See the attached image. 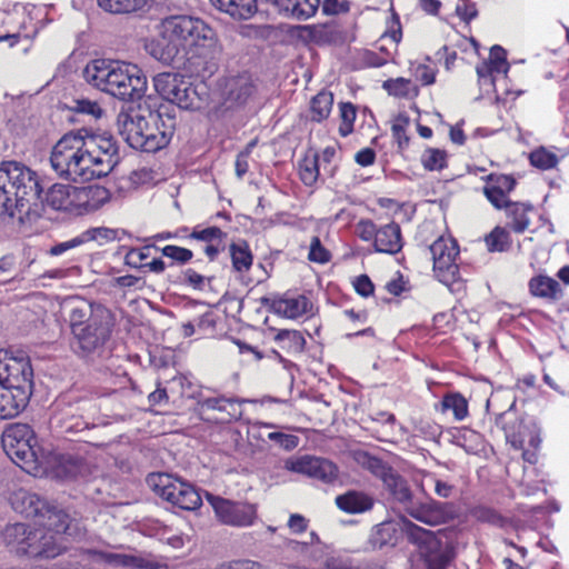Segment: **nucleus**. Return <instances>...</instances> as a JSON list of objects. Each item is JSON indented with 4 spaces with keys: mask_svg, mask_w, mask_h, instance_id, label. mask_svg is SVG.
Here are the masks:
<instances>
[{
    "mask_svg": "<svg viewBox=\"0 0 569 569\" xmlns=\"http://www.w3.org/2000/svg\"><path fill=\"white\" fill-rule=\"evenodd\" d=\"M157 38L147 39L144 50L163 64H171L180 54H198L206 50L203 63L194 62L196 71L212 76L219 68L223 48L216 30L203 19L186 13L170 14L157 26Z\"/></svg>",
    "mask_w": 569,
    "mask_h": 569,
    "instance_id": "1",
    "label": "nucleus"
},
{
    "mask_svg": "<svg viewBox=\"0 0 569 569\" xmlns=\"http://www.w3.org/2000/svg\"><path fill=\"white\" fill-rule=\"evenodd\" d=\"M177 126L176 109L170 104H160L147 114L120 112L118 129L121 137L133 149L156 152L167 147Z\"/></svg>",
    "mask_w": 569,
    "mask_h": 569,
    "instance_id": "2",
    "label": "nucleus"
},
{
    "mask_svg": "<svg viewBox=\"0 0 569 569\" xmlns=\"http://www.w3.org/2000/svg\"><path fill=\"white\" fill-rule=\"evenodd\" d=\"M83 73L90 84L123 101L139 100L147 90V78L133 63L96 59Z\"/></svg>",
    "mask_w": 569,
    "mask_h": 569,
    "instance_id": "3",
    "label": "nucleus"
},
{
    "mask_svg": "<svg viewBox=\"0 0 569 569\" xmlns=\"http://www.w3.org/2000/svg\"><path fill=\"white\" fill-rule=\"evenodd\" d=\"M33 393V369L29 358L0 350V420L16 418Z\"/></svg>",
    "mask_w": 569,
    "mask_h": 569,
    "instance_id": "4",
    "label": "nucleus"
},
{
    "mask_svg": "<svg viewBox=\"0 0 569 569\" xmlns=\"http://www.w3.org/2000/svg\"><path fill=\"white\" fill-rule=\"evenodd\" d=\"M42 192L40 178L36 171L18 161L0 163V218H13L31 201H37Z\"/></svg>",
    "mask_w": 569,
    "mask_h": 569,
    "instance_id": "5",
    "label": "nucleus"
},
{
    "mask_svg": "<svg viewBox=\"0 0 569 569\" xmlns=\"http://www.w3.org/2000/svg\"><path fill=\"white\" fill-rule=\"evenodd\" d=\"M81 309H73L70 328L73 336L72 349L81 358L101 356L110 340L116 325L114 316L103 307L92 310L87 320Z\"/></svg>",
    "mask_w": 569,
    "mask_h": 569,
    "instance_id": "6",
    "label": "nucleus"
},
{
    "mask_svg": "<svg viewBox=\"0 0 569 569\" xmlns=\"http://www.w3.org/2000/svg\"><path fill=\"white\" fill-rule=\"evenodd\" d=\"M110 199V191L102 186L54 183L48 189L44 202L52 210L83 216L101 209Z\"/></svg>",
    "mask_w": 569,
    "mask_h": 569,
    "instance_id": "7",
    "label": "nucleus"
},
{
    "mask_svg": "<svg viewBox=\"0 0 569 569\" xmlns=\"http://www.w3.org/2000/svg\"><path fill=\"white\" fill-rule=\"evenodd\" d=\"M418 238L430 251L435 277L446 286L456 283L460 279L458 241L451 234L436 233L432 221L419 226Z\"/></svg>",
    "mask_w": 569,
    "mask_h": 569,
    "instance_id": "8",
    "label": "nucleus"
},
{
    "mask_svg": "<svg viewBox=\"0 0 569 569\" xmlns=\"http://www.w3.org/2000/svg\"><path fill=\"white\" fill-rule=\"evenodd\" d=\"M50 163L61 178L91 180V161L82 129L70 131L57 141L51 150Z\"/></svg>",
    "mask_w": 569,
    "mask_h": 569,
    "instance_id": "9",
    "label": "nucleus"
},
{
    "mask_svg": "<svg viewBox=\"0 0 569 569\" xmlns=\"http://www.w3.org/2000/svg\"><path fill=\"white\" fill-rule=\"evenodd\" d=\"M1 443L8 457L26 472L37 475L42 470L44 457L31 426L9 425L2 432Z\"/></svg>",
    "mask_w": 569,
    "mask_h": 569,
    "instance_id": "10",
    "label": "nucleus"
},
{
    "mask_svg": "<svg viewBox=\"0 0 569 569\" xmlns=\"http://www.w3.org/2000/svg\"><path fill=\"white\" fill-rule=\"evenodd\" d=\"M147 482L158 497L182 510H196L202 505L193 486L169 473H151Z\"/></svg>",
    "mask_w": 569,
    "mask_h": 569,
    "instance_id": "11",
    "label": "nucleus"
},
{
    "mask_svg": "<svg viewBox=\"0 0 569 569\" xmlns=\"http://www.w3.org/2000/svg\"><path fill=\"white\" fill-rule=\"evenodd\" d=\"M356 231L362 241L371 242L375 251L379 253L395 256L405 246L401 227L396 221L377 226L371 219H360Z\"/></svg>",
    "mask_w": 569,
    "mask_h": 569,
    "instance_id": "12",
    "label": "nucleus"
},
{
    "mask_svg": "<svg viewBox=\"0 0 569 569\" xmlns=\"http://www.w3.org/2000/svg\"><path fill=\"white\" fill-rule=\"evenodd\" d=\"M86 136L87 149L91 161V179L106 177L119 162V148L111 134L89 133L82 129Z\"/></svg>",
    "mask_w": 569,
    "mask_h": 569,
    "instance_id": "13",
    "label": "nucleus"
},
{
    "mask_svg": "<svg viewBox=\"0 0 569 569\" xmlns=\"http://www.w3.org/2000/svg\"><path fill=\"white\" fill-rule=\"evenodd\" d=\"M244 402L246 400L224 395L202 397L197 401L194 411L204 422L227 425L241 419Z\"/></svg>",
    "mask_w": 569,
    "mask_h": 569,
    "instance_id": "14",
    "label": "nucleus"
},
{
    "mask_svg": "<svg viewBox=\"0 0 569 569\" xmlns=\"http://www.w3.org/2000/svg\"><path fill=\"white\" fill-rule=\"evenodd\" d=\"M37 33L38 29L26 11L0 10V42H7L10 48L24 43L27 50Z\"/></svg>",
    "mask_w": 569,
    "mask_h": 569,
    "instance_id": "15",
    "label": "nucleus"
},
{
    "mask_svg": "<svg viewBox=\"0 0 569 569\" xmlns=\"http://www.w3.org/2000/svg\"><path fill=\"white\" fill-rule=\"evenodd\" d=\"M217 519L230 527H250L258 518L257 505L247 501H233L219 496L208 497Z\"/></svg>",
    "mask_w": 569,
    "mask_h": 569,
    "instance_id": "16",
    "label": "nucleus"
},
{
    "mask_svg": "<svg viewBox=\"0 0 569 569\" xmlns=\"http://www.w3.org/2000/svg\"><path fill=\"white\" fill-rule=\"evenodd\" d=\"M223 103L228 109L244 106L256 92V84L248 71L227 74L219 81Z\"/></svg>",
    "mask_w": 569,
    "mask_h": 569,
    "instance_id": "17",
    "label": "nucleus"
},
{
    "mask_svg": "<svg viewBox=\"0 0 569 569\" xmlns=\"http://www.w3.org/2000/svg\"><path fill=\"white\" fill-rule=\"evenodd\" d=\"M483 181L482 194L496 210H502L506 203L511 201L510 194L518 186V179L513 173L490 172L481 177Z\"/></svg>",
    "mask_w": 569,
    "mask_h": 569,
    "instance_id": "18",
    "label": "nucleus"
},
{
    "mask_svg": "<svg viewBox=\"0 0 569 569\" xmlns=\"http://www.w3.org/2000/svg\"><path fill=\"white\" fill-rule=\"evenodd\" d=\"M62 551L63 548L58 543L54 535L28 525V539H24L21 556L52 559L61 555Z\"/></svg>",
    "mask_w": 569,
    "mask_h": 569,
    "instance_id": "19",
    "label": "nucleus"
},
{
    "mask_svg": "<svg viewBox=\"0 0 569 569\" xmlns=\"http://www.w3.org/2000/svg\"><path fill=\"white\" fill-rule=\"evenodd\" d=\"M270 308L284 318L297 319L311 311L312 302L302 293L287 291L272 297Z\"/></svg>",
    "mask_w": 569,
    "mask_h": 569,
    "instance_id": "20",
    "label": "nucleus"
},
{
    "mask_svg": "<svg viewBox=\"0 0 569 569\" xmlns=\"http://www.w3.org/2000/svg\"><path fill=\"white\" fill-rule=\"evenodd\" d=\"M291 469L325 483H331L338 477V467L330 460L323 458L302 457L292 463Z\"/></svg>",
    "mask_w": 569,
    "mask_h": 569,
    "instance_id": "21",
    "label": "nucleus"
},
{
    "mask_svg": "<svg viewBox=\"0 0 569 569\" xmlns=\"http://www.w3.org/2000/svg\"><path fill=\"white\" fill-rule=\"evenodd\" d=\"M280 16L306 21L315 17L321 0H267Z\"/></svg>",
    "mask_w": 569,
    "mask_h": 569,
    "instance_id": "22",
    "label": "nucleus"
},
{
    "mask_svg": "<svg viewBox=\"0 0 569 569\" xmlns=\"http://www.w3.org/2000/svg\"><path fill=\"white\" fill-rule=\"evenodd\" d=\"M507 220V228L518 234L525 233L531 224V214L535 207L529 201H509L502 208Z\"/></svg>",
    "mask_w": 569,
    "mask_h": 569,
    "instance_id": "23",
    "label": "nucleus"
},
{
    "mask_svg": "<svg viewBox=\"0 0 569 569\" xmlns=\"http://www.w3.org/2000/svg\"><path fill=\"white\" fill-rule=\"evenodd\" d=\"M210 93L204 82L193 83L187 79L176 99V106L183 110L199 111L208 107Z\"/></svg>",
    "mask_w": 569,
    "mask_h": 569,
    "instance_id": "24",
    "label": "nucleus"
},
{
    "mask_svg": "<svg viewBox=\"0 0 569 569\" xmlns=\"http://www.w3.org/2000/svg\"><path fill=\"white\" fill-rule=\"evenodd\" d=\"M402 39V26L399 14L393 8L390 9V16L386 20V29L377 41L380 54L389 53V61L393 59L398 44Z\"/></svg>",
    "mask_w": 569,
    "mask_h": 569,
    "instance_id": "25",
    "label": "nucleus"
},
{
    "mask_svg": "<svg viewBox=\"0 0 569 569\" xmlns=\"http://www.w3.org/2000/svg\"><path fill=\"white\" fill-rule=\"evenodd\" d=\"M86 553L89 556H92L94 558H98L99 560L103 561L104 563L116 566V567L133 568V569H157V566L154 562L147 560L140 556L109 552V551L97 550V549H88V550H86Z\"/></svg>",
    "mask_w": 569,
    "mask_h": 569,
    "instance_id": "26",
    "label": "nucleus"
},
{
    "mask_svg": "<svg viewBox=\"0 0 569 569\" xmlns=\"http://www.w3.org/2000/svg\"><path fill=\"white\" fill-rule=\"evenodd\" d=\"M10 503L14 511L24 516L26 518L38 519L46 505L48 503L41 499L37 493L30 492L24 489H18L12 492Z\"/></svg>",
    "mask_w": 569,
    "mask_h": 569,
    "instance_id": "27",
    "label": "nucleus"
},
{
    "mask_svg": "<svg viewBox=\"0 0 569 569\" xmlns=\"http://www.w3.org/2000/svg\"><path fill=\"white\" fill-rule=\"evenodd\" d=\"M186 80L187 78L180 73L161 72L153 77V87L159 96L167 101L166 104L173 107Z\"/></svg>",
    "mask_w": 569,
    "mask_h": 569,
    "instance_id": "28",
    "label": "nucleus"
},
{
    "mask_svg": "<svg viewBox=\"0 0 569 569\" xmlns=\"http://www.w3.org/2000/svg\"><path fill=\"white\" fill-rule=\"evenodd\" d=\"M335 502L341 511L348 515L363 513L375 506L373 497L359 490H348L338 495Z\"/></svg>",
    "mask_w": 569,
    "mask_h": 569,
    "instance_id": "29",
    "label": "nucleus"
},
{
    "mask_svg": "<svg viewBox=\"0 0 569 569\" xmlns=\"http://www.w3.org/2000/svg\"><path fill=\"white\" fill-rule=\"evenodd\" d=\"M408 532L410 540L418 546L422 559L427 558L429 555L433 556L443 551L441 539L431 530L410 522Z\"/></svg>",
    "mask_w": 569,
    "mask_h": 569,
    "instance_id": "30",
    "label": "nucleus"
},
{
    "mask_svg": "<svg viewBox=\"0 0 569 569\" xmlns=\"http://www.w3.org/2000/svg\"><path fill=\"white\" fill-rule=\"evenodd\" d=\"M69 516L60 509H57L49 503L46 505V509L37 519L38 528L43 529L46 532L57 535L64 532L69 527Z\"/></svg>",
    "mask_w": 569,
    "mask_h": 569,
    "instance_id": "31",
    "label": "nucleus"
},
{
    "mask_svg": "<svg viewBox=\"0 0 569 569\" xmlns=\"http://www.w3.org/2000/svg\"><path fill=\"white\" fill-rule=\"evenodd\" d=\"M54 418L60 427L68 432L79 430L82 425L78 402L72 405L70 401H67L66 397L57 399Z\"/></svg>",
    "mask_w": 569,
    "mask_h": 569,
    "instance_id": "32",
    "label": "nucleus"
},
{
    "mask_svg": "<svg viewBox=\"0 0 569 569\" xmlns=\"http://www.w3.org/2000/svg\"><path fill=\"white\" fill-rule=\"evenodd\" d=\"M445 506L442 502L430 500L427 503L412 506L408 509V513L420 522L436 526L446 521Z\"/></svg>",
    "mask_w": 569,
    "mask_h": 569,
    "instance_id": "33",
    "label": "nucleus"
},
{
    "mask_svg": "<svg viewBox=\"0 0 569 569\" xmlns=\"http://www.w3.org/2000/svg\"><path fill=\"white\" fill-rule=\"evenodd\" d=\"M528 289L532 297L547 300H559L562 297L560 283L551 277L538 274L528 282Z\"/></svg>",
    "mask_w": 569,
    "mask_h": 569,
    "instance_id": "34",
    "label": "nucleus"
},
{
    "mask_svg": "<svg viewBox=\"0 0 569 569\" xmlns=\"http://www.w3.org/2000/svg\"><path fill=\"white\" fill-rule=\"evenodd\" d=\"M220 11L226 12L233 19L248 20L258 10L257 0H210Z\"/></svg>",
    "mask_w": 569,
    "mask_h": 569,
    "instance_id": "35",
    "label": "nucleus"
},
{
    "mask_svg": "<svg viewBox=\"0 0 569 569\" xmlns=\"http://www.w3.org/2000/svg\"><path fill=\"white\" fill-rule=\"evenodd\" d=\"M229 256L234 272H249L253 263V253L247 240L238 239L229 244Z\"/></svg>",
    "mask_w": 569,
    "mask_h": 569,
    "instance_id": "36",
    "label": "nucleus"
},
{
    "mask_svg": "<svg viewBox=\"0 0 569 569\" xmlns=\"http://www.w3.org/2000/svg\"><path fill=\"white\" fill-rule=\"evenodd\" d=\"M300 29L307 33L308 39L317 46L336 43L341 38V32L332 22L306 24Z\"/></svg>",
    "mask_w": 569,
    "mask_h": 569,
    "instance_id": "37",
    "label": "nucleus"
},
{
    "mask_svg": "<svg viewBox=\"0 0 569 569\" xmlns=\"http://www.w3.org/2000/svg\"><path fill=\"white\" fill-rule=\"evenodd\" d=\"M495 425L503 431L506 441L515 449L523 448L525 440L519 431L521 423L518 421V418L513 412L499 413L495 419Z\"/></svg>",
    "mask_w": 569,
    "mask_h": 569,
    "instance_id": "38",
    "label": "nucleus"
},
{
    "mask_svg": "<svg viewBox=\"0 0 569 569\" xmlns=\"http://www.w3.org/2000/svg\"><path fill=\"white\" fill-rule=\"evenodd\" d=\"M198 336L214 339L224 335V319L212 310H207L197 318Z\"/></svg>",
    "mask_w": 569,
    "mask_h": 569,
    "instance_id": "39",
    "label": "nucleus"
},
{
    "mask_svg": "<svg viewBox=\"0 0 569 569\" xmlns=\"http://www.w3.org/2000/svg\"><path fill=\"white\" fill-rule=\"evenodd\" d=\"M383 486L389 491L395 500L402 505L412 501V492L408 486L407 480L392 469L382 480Z\"/></svg>",
    "mask_w": 569,
    "mask_h": 569,
    "instance_id": "40",
    "label": "nucleus"
},
{
    "mask_svg": "<svg viewBox=\"0 0 569 569\" xmlns=\"http://www.w3.org/2000/svg\"><path fill=\"white\" fill-rule=\"evenodd\" d=\"M273 340L278 346L289 355H298L303 352L306 348V338L299 330L279 329Z\"/></svg>",
    "mask_w": 569,
    "mask_h": 569,
    "instance_id": "41",
    "label": "nucleus"
},
{
    "mask_svg": "<svg viewBox=\"0 0 569 569\" xmlns=\"http://www.w3.org/2000/svg\"><path fill=\"white\" fill-rule=\"evenodd\" d=\"M333 107V93L328 90L319 91L310 100L309 113L313 122H322L327 120Z\"/></svg>",
    "mask_w": 569,
    "mask_h": 569,
    "instance_id": "42",
    "label": "nucleus"
},
{
    "mask_svg": "<svg viewBox=\"0 0 569 569\" xmlns=\"http://www.w3.org/2000/svg\"><path fill=\"white\" fill-rule=\"evenodd\" d=\"M382 88L390 94L400 99H415L420 90L411 79L403 77L390 78L383 81Z\"/></svg>",
    "mask_w": 569,
    "mask_h": 569,
    "instance_id": "43",
    "label": "nucleus"
},
{
    "mask_svg": "<svg viewBox=\"0 0 569 569\" xmlns=\"http://www.w3.org/2000/svg\"><path fill=\"white\" fill-rule=\"evenodd\" d=\"M488 252H507L512 247V238L507 227L496 226L483 238Z\"/></svg>",
    "mask_w": 569,
    "mask_h": 569,
    "instance_id": "44",
    "label": "nucleus"
},
{
    "mask_svg": "<svg viewBox=\"0 0 569 569\" xmlns=\"http://www.w3.org/2000/svg\"><path fill=\"white\" fill-rule=\"evenodd\" d=\"M420 163L426 171H442L448 168L449 153L446 149L427 147L420 154Z\"/></svg>",
    "mask_w": 569,
    "mask_h": 569,
    "instance_id": "45",
    "label": "nucleus"
},
{
    "mask_svg": "<svg viewBox=\"0 0 569 569\" xmlns=\"http://www.w3.org/2000/svg\"><path fill=\"white\" fill-rule=\"evenodd\" d=\"M299 178L307 187H312L317 183L319 170V154L317 152H308L298 163Z\"/></svg>",
    "mask_w": 569,
    "mask_h": 569,
    "instance_id": "46",
    "label": "nucleus"
},
{
    "mask_svg": "<svg viewBox=\"0 0 569 569\" xmlns=\"http://www.w3.org/2000/svg\"><path fill=\"white\" fill-rule=\"evenodd\" d=\"M441 411H451L455 420L461 421L469 416L468 400L460 392H447L440 401Z\"/></svg>",
    "mask_w": 569,
    "mask_h": 569,
    "instance_id": "47",
    "label": "nucleus"
},
{
    "mask_svg": "<svg viewBox=\"0 0 569 569\" xmlns=\"http://www.w3.org/2000/svg\"><path fill=\"white\" fill-rule=\"evenodd\" d=\"M24 539H28V525L16 522L6 527L3 540L11 552L21 556Z\"/></svg>",
    "mask_w": 569,
    "mask_h": 569,
    "instance_id": "48",
    "label": "nucleus"
},
{
    "mask_svg": "<svg viewBox=\"0 0 569 569\" xmlns=\"http://www.w3.org/2000/svg\"><path fill=\"white\" fill-rule=\"evenodd\" d=\"M470 515L478 522L498 528H505L509 523L508 518L501 515L497 509L485 505L473 507L470 510Z\"/></svg>",
    "mask_w": 569,
    "mask_h": 569,
    "instance_id": "49",
    "label": "nucleus"
},
{
    "mask_svg": "<svg viewBox=\"0 0 569 569\" xmlns=\"http://www.w3.org/2000/svg\"><path fill=\"white\" fill-rule=\"evenodd\" d=\"M101 9L110 13H131L143 9L149 0H97Z\"/></svg>",
    "mask_w": 569,
    "mask_h": 569,
    "instance_id": "50",
    "label": "nucleus"
},
{
    "mask_svg": "<svg viewBox=\"0 0 569 569\" xmlns=\"http://www.w3.org/2000/svg\"><path fill=\"white\" fill-rule=\"evenodd\" d=\"M339 134L343 138L353 132L357 118V107L352 102H339Z\"/></svg>",
    "mask_w": 569,
    "mask_h": 569,
    "instance_id": "51",
    "label": "nucleus"
},
{
    "mask_svg": "<svg viewBox=\"0 0 569 569\" xmlns=\"http://www.w3.org/2000/svg\"><path fill=\"white\" fill-rule=\"evenodd\" d=\"M358 462L369 472H371L375 477L379 478L381 481L386 478V476L393 469L390 465L385 462L382 459L372 456L368 452H362L359 455Z\"/></svg>",
    "mask_w": 569,
    "mask_h": 569,
    "instance_id": "52",
    "label": "nucleus"
},
{
    "mask_svg": "<svg viewBox=\"0 0 569 569\" xmlns=\"http://www.w3.org/2000/svg\"><path fill=\"white\" fill-rule=\"evenodd\" d=\"M152 250H159L156 246H143L141 248H131L126 257L124 262L127 266L136 269H146L147 260L151 257Z\"/></svg>",
    "mask_w": 569,
    "mask_h": 569,
    "instance_id": "53",
    "label": "nucleus"
},
{
    "mask_svg": "<svg viewBox=\"0 0 569 569\" xmlns=\"http://www.w3.org/2000/svg\"><path fill=\"white\" fill-rule=\"evenodd\" d=\"M531 166L540 170H550L558 164V157L556 153L540 147L529 154Z\"/></svg>",
    "mask_w": 569,
    "mask_h": 569,
    "instance_id": "54",
    "label": "nucleus"
},
{
    "mask_svg": "<svg viewBox=\"0 0 569 569\" xmlns=\"http://www.w3.org/2000/svg\"><path fill=\"white\" fill-rule=\"evenodd\" d=\"M226 232L221 230V228L217 226L200 228L197 226L192 229V231L184 236L187 239L203 241L207 244L212 243L213 241L221 242L223 238H226Z\"/></svg>",
    "mask_w": 569,
    "mask_h": 569,
    "instance_id": "55",
    "label": "nucleus"
},
{
    "mask_svg": "<svg viewBox=\"0 0 569 569\" xmlns=\"http://www.w3.org/2000/svg\"><path fill=\"white\" fill-rule=\"evenodd\" d=\"M332 254L328 248H326L318 236H313L310 239L308 260L319 264H326L330 262Z\"/></svg>",
    "mask_w": 569,
    "mask_h": 569,
    "instance_id": "56",
    "label": "nucleus"
},
{
    "mask_svg": "<svg viewBox=\"0 0 569 569\" xmlns=\"http://www.w3.org/2000/svg\"><path fill=\"white\" fill-rule=\"evenodd\" d=\"M408 126V117L398 118L391 126V136L396 141L399 151H405L410 144V136L407 132Z\"/></svg>",
    "mask_w": 569,
    "mask_h": 569,
    "instance_id": "57",
    "label": "nucleus"
},
{
    "mask_svg": "<svg viewBox=\"0 0 569 569\" xmlns=\"http://www.w3.org/2000/svg\"><path fill=\"white\" fill-rule=\"evenodd\" d=\"M411 73L416 81L422 87L432 86L436 82L438 70L427 63L411 64Z\"/></svg>",
    "mask_w": 569,
    "mask_h": 569,
    "instance_id": "58",
    "label": "nucleus"
},
{
    "mask_svg": "<svg viewBox=\"0 0 569 569\" xmlns=\"http://www.w3.org/2000/svg\"><path fill=\"white\" fill-rule=\"evenodd\" d=\"M476 72L478 77V83L480 87L493 88L496 82V77L498 74H502L501 70L495 69L493 64H490L487 60L480 62L476 67Z\"/></svg>",
    "mask_w": 569,
    "mask_h": 569,
    "instance_id": "59",
    "label": "nucleus"
},
{
    "mask_svg": "<svg viewBox=\"0 0 569 569\" xmlns=\"http://www.w3.org/2000/svg\"><path fill=\"white\" fill-rule=\"evenodd\" d=\"M83 236L89 241L94 240L100 244L112 242L119 239V231L107 227H97L88 229Z\"/></svg>",
    "mask_w": 569,
    "mask_h": 569,
    "instance_id": "60",
    "label": "nucleus"
},
{
    "mask_svg": "<svg viewBox=\"0 0 569 569\" xmlns=\"http://www.w3.org/2000/svg\"><path fill=\"white\" fill-rule=\"evenodd\" d=\"M161 252L164 257L172 259L179 264H184L193 258V252L190 249L174 244L163 247Z\"/></svg>",
    "mask_w": 569,
    "mask_h": 569,
    "instance_id": "61",
    "label": "nucleus"
},
{
    "mask_svg": "<svg viewBox=\"0 0 569 569\" xmlns=\"http://www.w3.org/2000/svg\"><path fill=\"white\" fill-rule=\"evenodd\" d=\"M256 146V141L249 142L243 150H241L234 161V171L236 176L239 179H242L246 173L249 171V158L252 152L253 147Z\"/></svg>",
    "mask_w": 569,
    "mask_h": 569,
    "instance_id": "62",
    "label": "nucleus"
},
{
    "mask_svg": "<svg viewBox=\"0 0 569 569\" xmlns=\"http://www.w3.org/2000/svg\"><path fill=\"white\" fill-rule=\"evenodd\" d=\"M487 61L493 64L495 69L501 70L503 74H507L510 69V64L507 60V51L501 46L496 44L490 49Z\"/></svg>",
    "mask_w": 569,
    "mask_h": 569,
    "instance_id": "63",
    "label": "nucleus"
},
{
    "mask_svg": "<svg viewBox=\"0 0 569 569\" xmlns=\"http://www.w3.org/2000/svg\"><path fill=\"white\" fill-rule=\"evenodd\" d=\"M320 6L325 16H338L350 11L349 0H323Z\"/></svg>",
    "mask_w": 569,
    "mask_h": 569,
    "instance_id": "64",
    "label": "nucleus"
}]
</instances>
